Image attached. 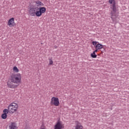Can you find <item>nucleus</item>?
<instances>
[{
  "mask_svg": "<svg viewBox=\"0 0 129 129\" xmlns=\"http://www.w3.org/2000/svg\"><path fill=\"white\" fill-rule=\"evenodd\" d=\"M9 109H5L4 110L3 112L4 113H6V114H8L9 113Z\"/></svg>",
  "mask_w": 129,
  "mask_h": 129,
  "instance_id": "16",
  "label": "nucleus"
},
{
  "mask_svg": "<svg viewBox=\"0 0 129 129\" xmlns=\"http://www.w3.org/2000/svg\"><path fill=\"white\" fill-rule=\"evenodd\" d=\"M98 50H99V49L96 48V50L95 51H94V52H95V53H96V52H98Z\"/></svg>",
  "mask_w": 129,
  "mask_h": 129,
  "instance_id": "18",
  "label": "nucleus"
},
{
  "mask_svg": "<svg viewBox=\"0 0 129 129\" xmlns=\"http://www.w3.org/2000/svg\"><path fill=\"white\" fill-rule=\"evenodd\" d=\"M13 71L14 72H15L16 73H18V72H19V69H18V68L17 67H13Z\"/></svg>",
  "mask_w": 129,
  "mask_h": 129,
  "instance_id": "12",
  "label": "nucleus"
},
{
  "mask_svg": "<svg viewBox=\"0 0 129 129\" xmlns=\"http://www.w3.org/2000/svg\"><path fill=\"white\" fill-rule=\"evenodd\" d=\"M64 125L60 121H58L54 126V129H62Z\"/></svg>",
  "mask_w": 129,
  "mask_h": 129,
  "instance_id": "7",
  "label": "nucleus"
},
{
  "mask_svg": "<svg viewBox=\"0 0 129 129\" xmlns=\"http://www.w3.org/2000/svg\"><path fill=\"white\" fill-rule=\"evenodd\" d=\"M38 8L35 6H32L29 8V14L31 17H41L43 14L46 13V8L40 7L37 10Z\"/></svg>",
  "mask_w": 129,
  "mask_h": 129,
  "instance_id": "2",
  "label": "nucleus"
},
{
  "mask_svg": "<svg viewBox=\"0 0 129 129\" xmlns=\"http://www.w3.org/2000/svg\"><path fill=\"white\" fill-rule=\"evenodd\" d=\"M21 82L22 75H21V74H12L10 76L9 80L7 82V86L9 88H12L14 89L18 87V85L16 84H20Z\"/></svg>",
  "mask_w": 129,
  "mask_h": 129,
  "instance_id": "1",
  "label": "nucleus"
},
{
  "mask_svg": "<svg viewBox=\"0 0 129 129\" xmlns=\"http://www.w3.org/2000/svg\"><path fill=\"white\" fill-rule=\"evenodd\" d=\"M49 60V65H53V60L52 58H48Z\"/></svg>",
  "mask_w": 129,
  "mask_h": 129,
  "instance_id": "15",
  "label": "nucleus"
},
{
  "mask_svg": "<svg viewBox=\"0 0 129 129\" xmlns=\"http://www.w3.org/2000/svg\"><path fill=\"white\" fill-rule=\"evenodd\" d=\"M96 49H98L99 50H101V49H103V45L98 42V44L95 46Z\"/></svg>",
  "mask_w": 129,
  "mask_h": 129,
  "instance_id": "10",
  "label": "nucleus"
},
{
  "mask_svg": "<svg viewBox=\"0 0 129 129\" xmlns=\"http://www.w3.org/2000/svg\"><path fill=\"white\" fill-rule=\"evenodd\" d=\"M7 25L10 27H15V26H16V23H15V18H12L10 19L7 22Z\"/></svg>",
  "mask_w": 129,
  "mask_h": 129,
  "instance_id": "6",
  "label": "nucleus"
},
{
  "mask_svg": "<svg viewBox=\"0 0 129 129\" xmlns=\"http://www.w3.org/2000/svg\"><path fill=\"white\" fill-rule=\"evenodd\" d=\"M35 3L36 5H37L38 7H44V4L40 1H36L35 2Z\"/></svg>",
  "mask_w": 129,
  "mask_h": 129,
  "instance_id": "11",
  "label": "nucleus"
},
{
  "mask_svg": "<svg viewBox=\"0 0 129 129\" xmlns=\"http://www.w3.org/2000/svg\"><path fill=\"white\" fill-rule=\"evenodd\" d=\"M8 117V115L6 113H4L2 115V118L3 119H6Z\"/></svg>",
  "mask_w": 129,
  "mask_h": 129,
  "instance_id": "14",
  "label": "nucleus"
},
{
  "mask_svg": "<svg viewBox=\"0 0 129 129\" xmlns=\"http://www.w3.org/2000/svg\"><path fill=\"white\" fill-rule=\"evenodd\" d=\"M76 126H75V129H83V126L81 125V123L79 122L78 121H75Z\"/></svg>",
  "mask_w": 129,
  "mask_h": 129,
  "instance_id": "9",
  "label": "nucleus"
},
{
  "mask_svg": "<svg viewBox=\"0 0 129 129\" xmlns=\"http://www.w3.org/2000/svg\"><path fill=\"white\" fill-rule=\"evenodd\" d=\"M9 129H17V123L15 122H11L9 125Z\"/></svg>",
  "mask_w": 129,
  "mask_h": 129,
  "instance_id": "8",
  "label": "nucleus"
},
{
  "mask_svg": "<svg viewBox=\"0 0 129 129\" xmlns=\"http://www.w3.org/2000/svg\"><path fill=\"white\" fill-rule=\"evenodd\" d=\"M51 105H54V106H59L60 105V101L59 98L56 97H53L50 100Z\"/></svg>",
  "mask_w": 129,
  "mask_h": 129,
  "instance_id": "5",
  "label": "nucleus"
},
{
  "mask_svg": "<svg viewBox=\"0 0 129 129\" xmlns=\"http://www.w3.org/2000/svg\"><path fill=\"white\" fill-rule=\"evenodd\" d=\"M18 109H19V104L17 103H11L8 106V110L10 113H15L18 111Z\"/></svg>",
  "mask_w": 129,
  "mask_h": 129,
  "instance_id": "4",
  "label": "nucleus"
},
{
  "mask_svg": "<svg viewBox=\"0 0 129 129\" xmlns=\"http://www.w3.org/2000/svg\"><path fill=\"white\" fill-rule=\"evenodd\" d=\"M109 4L112 5L111 6V9L112 11L111 12V19L113 22H114L115 19L112 17H116V6L115 3V0H109Z\"/></svg>",
  "mask_w": 129,
  "mask_h": 129,
  "instance_id": "3",
  "label": "nucleus"
},
{
  "mask_svg": "<svg viewBox=\"0 0 129 129\" xmlns=\"http://www.w3.org/2000/svg\"><path fill=\"white\" fill-rule=\"evenodd\" d=\"M98 44V42L97 41L92 42V44L93 45V46H96V45H97Z\"/></svg>",
  "mask_w": 129,
  "mask_h": 129,
  "instance_id": "17",
  "label": "nucleus"
},
{
  "mask_svg": "<svg viewBox=\"0 0 129 129\" xmlns=\"http://www.w3.org/2000/svg\"><path fill=\"white\" fill-rule=\"evenodd\" d=\"M91 57H92V58H96V57H97V55H96L95 52L93 51V52L91 54Z\"/></svg>",
  "mask_w": 129,
  "mask_h": 129,
  "instance_id": "13",
  "label": "nucleus"
}]
</instances>
